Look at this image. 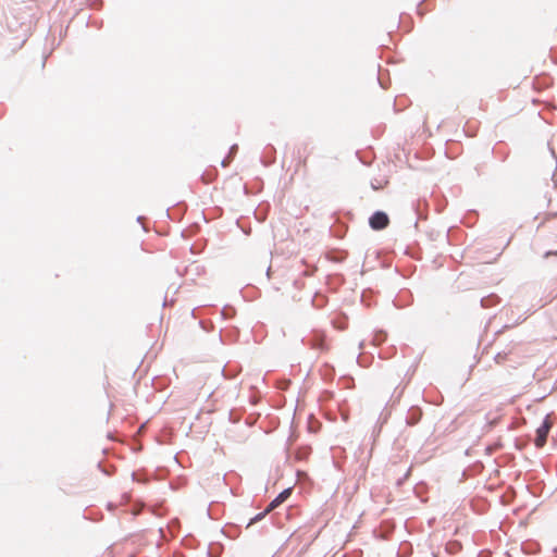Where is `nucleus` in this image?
Returning a JSON list of instances; mask_svg holds the SVG:
<instances>
[{
  "label": "nucleus",
  "instance_id": "f257e3e1",
  "mask_svg": "<svg viewBox=\"0 0 557 557\" xmlns=\"http://www.w3.org/2000/svg\"><path fill=\"white\" fill-rule=\"evenodd\" d=\"M302 344L311 349L324 351L327 349L325 335L322 332L313 331L309 336L301 339Z\"/></svg>",
  "mask_w": 557,
  "mask_h": 557
},
{
  "label": "nucleus",
  "instance_id": "f03ea898",
  "mask_svg": "<svg viewBox=\"0 0 557 557\" xmlns=\"http://www.w3.org/2000/svg\"><path fill=\"white\" fill-rule=\"evenodd\" d=\"M552 426H553L552 414H547L543 419L541 425L536 429V438H535L536 447H543L546 444L547 436L549 434Z\"/></svg>",
  "mask_w": 557,
  "mask_h": 557
},
{
  "label": "nucleus",
  "instance_id": "7ed1b4c3",
  "mask_svg": "<svg viewBox=\"0 0 557 557\" xmlns=\"http://www.w3.org/2000/svg\"><path fill=\"white\" fill-rule=\"evenodd\" d=\"M389 224V216L385 211L376 210L369 218V226L374 231L385 230Z\"/></svg>",
  "mask_w": 557,
  "mask_h": 557
},
{
  "label": "nucleus",
  "instance_id": "20e7f679",
  "mask_svg": "<svg viewBox=\"0 0 557 557\" xmlns=\"http://www.w3.org/2000/svg\"><path fill=\"white\" fill-rule=\"evenodd\" d=\"M412 302H413V295L407 288L399 290V293L396 295V297L393 300V304L396 308H406V307L410 306Z\"/></svg>",
  "mask_w": 557,
  "mask_h": 557
},
{
  "label": "nucleus",
  "instance_id": "39448f33",
  "mask_svg": "<svg viewBox=\"0 0 557 557\" xmlns=\"http://www.w3.org/2000/svg\"><path fill=\"white\" fill-rule=\"evenodd\" d=\"M310 144L311 141L308 139L297 146L295 154L298 158L299 165L306 166L308 157L311 153Z\"/></svg>",
  "mask_w": 557,
  "mask_h": 557
},
{
  "label": "nucleus",
  "instance_id": "423d86ee",
  "mask_svg": "<svg viewBox=\"0 0 557 557\" xmlns=\"http://www.w3.org/2000/svg\"><path fill=\"white\" fill-rule=\"evenodd\" d=\"M423 416V411L421 409V407L414 405V406H411L408 411H407V414H406V424L408 426H414L417 425L421 418Z\"/></svg>",
  "mask_w": 557,
  "mask_h": 557
},
{
  "label": "nucleus",
  "instance_id": "0eeeda50",
  "mask_svg": "<svg viewBox=\"0 0 557 557\" xmlns=\"http://www.w3.org/2000/svg\"><path fill=\"white\" fill-rule=\"evenodd\" d=\"M275 160H276V149L274 148L273 145L268 144L262 151V154L260 157V162L264 166H270V165L274 164Z\"/></svg>",
  "mask_w": 557,
  "mask_h": 557
},
{
  "label": "nucleus",
  "instance_id": "6e6552de",
  "mask_svg": "<svg viewBox=\"0 0 557 557\" xmlns=\"http://www.w3.org/2000/svg\"><path fill=\"white\" fill-rule=\"evenodd\" d=\"M414 213L418 220H426L428 219V201L418 199L412 203Z\"/></svg>",
  "mask_w": 557,
  "mask_h": 557
},
{
  "label": "nucleus",
  "instance_id": "1a4fd4ad",
  "mask_svg": "<svg viewBox=\"0 0 557 557\" xmlns=\"http://www.w3.org/2000/svg\"><path fill=\"white\" fill-rule=\"evenodd\" d=\"M292 495L290 488L283 490L270 504H269V510H273L281 506L283 503H285L289 496Z\"/></svg>",
  "mask_w": 557,
  "mask_h": 557
},
{
  "label": "nucleus",
  "instance_id": "9d476101",
  "mask_svg": "<svg viewBox=\"0 0 557 557\" xmlns=\"http://www.w3.org/2000/svg\"><path fill=\"white\" fill-rule=\"evenodd\" d=\"M240 532H242L240 527L237 524H234V523H227L222 529V533L226 537L232 539V540L237 539L239 536Z\"/></svg>",
  "mask_w": 557,
  "mask_h": 557
},
{
  "label": "nucleus",
  "instance_id": "9b49d317",
  "mask_svg": "<svg viewBox=\"0 0 557 557\" xmlns=\"http://www.w3.org/2000/svg\"><path fill=\"white\" fill-rule=\"evenodd\" d=\"M500 297L496 294H490L487 296H484L480 300V305L482 308H492L500 302Z\"/></svg>",
  "mask_w": 557,
  "mask_h": 557
},
{
  "label": "nucleus",
  "instance_id": "f8f14e48",
  "mask_svg": "<svg viewBox=\"0 0 557 557\" xmlns=\"http://www.w3.org/2000/svg\"><path fill=\"white\" fill-rule=\"evenodd\" d=\"M186 208L187 207L185 203L180 202L174 208L168 209L166 213L171 220H180L181 216L185 213Z\"/></svg>",
  "mask_w": 557,
  "mask_h": 557
},
{
  "label": "nucleus",
  "instance_id": "ddd939ff",
  "mask_svg": "<svg viewBox=\"0 0 557 557\" xmlns=\"http://www.w3.org/2000/svg\"><path fill=\"white\" fill-rule=\"evenodd\" d=\"M462 549V544L457 540H450L445 545L446 553L456 555Z\"/></svg>",
  "mask_w": 557,
  "mask_h": 557
},
{
  "label": "nucleus",
  "instance_id": "4468645a",
  "mask_svg": "<svg viewBox=\"0 0 557 557\" xmlns=\"http://www.w3.org/2000/svg\"><path fill=\"white\" fill-rule=\"evenodd\" d=\"M515 346H516V343L511 342L509 345V348L507 350L497 352L496 356L494 357L495 362L497 364L504 363L507 360L508 355L513 350Z\"/></svg>",
  "mask_w": 557,
  "mask_h": 557
},
{
  "label": "nucleus",
  "instance_id": "2eb2a0df",
  "mask_svg": "<svg viewBox=\"0 0 557 557\" xmlns=\"http://www.w3.org/2000/svg\"><path fill=\"white\" fill-rule=\"evenodd\" d=\"M222 373H223L225 379L232 380V379H235L238 375L239 370L237 369V367H233L231 364H226L223 368Z\"/></svg>",
  "mask_w": 557,
  "mask_h": 557
},
{
  "label": "nucleus",
  "instance_id": "dca6fc26",
  "mask_svg": "<svg viewBox=\"0 0 557 557\" xmlns=\"http://www.w3.org/2000/svg\"><path fill=\"white\" fill-rule=\"evenodd\" d=\"M356 156L357 158L359 159V161L369 166L372 164V161H373V154L371 152H362V151H357L356 152Z\"/></svg>",
  "mask_w": 557,
  "mask_h": 557
},
{
  "label": "nucleus",
  "instance_id": "f3484780",
  "mask_svg": "<svg viewBox=\"0 0 557 557\" xmlns=\"http://www.w3.org/2000/svg\"><path fill=\"white\" fill-rule=\"evenodd\" d=\"M327 302V297L324 295H321L319 293H315L312 298V306L317 309L323 308Z\"/></svg>",
  "mask_w": 557,
  "mask_h": 557
},
{
  "label": "nucleus",
  "instance_id": "a211bd4d",
  "mask_svg": "<svg viewBox=\"0 0 557 557\" xmlns=\"http://www.w3.org/2000/svg\"><path fill=\"white\" fill-rule=\"evenodd\" d=\"M236 314V309L231 305H225L221 310V315L225 320L233 319Z\"/></svg>",
  "mask_w": 557,
  "mask_h": 557
},
{
  "label": "nucleus",
  "instance_id": "6ab92c4d",
  "mask_svg": "<svg viewBox=\"0 0 557 557\" xmlns=\"http://www.w3.org/2000/svg\"><path fill=\"white\" fill-rule=\"evenodd\" d=\"M332 323H333L334 327H336L338 330H345L348 326V318H347V315L342 314L341 317H338V319L333 320Z\"/></svg>",
  "mask_w": 557,
  "mask_h": 557
},
{
  "label": "nucleus",
  "instance_id": "aec40b11",
  "mask_svg": "<svg viewBox=\"0 0 557 557\" xmlns=\"http://www.w3.org/2000/svg\"><path fill=\"white\" fill-rule=\"evenodd\" d=\"M243 412L239 409H232L228 413V420L231 423H238L242 420Z\"/></svg>",
  "mask_w": 557,
  "mask_h": 557
},
{
  "label": "nucleus",
  "instance_id": "412c9836",
  "mask_svg": "<svg viewBox=\"0 0 557 557\" xmlns=\"http://www.w3.org/2000/svg\"><path fill=\"white\" fill-rule=\"evenodd\" d=\"M270 511L271 510H269V507H268L264 511L257 513L255 517H252L249 520V522L247 524V528H249L250 525L261 521Z\"/></svg>",
  "mask_w": 557,
  "mask_h": 557
},
{
  "label": "nucleus",
  "instance_id": "4be33fe9",
  "mask_svg": "<svg viewBox=\"0 0 557 557\" xmlns=\"http://www.w3.org/2000/svg\"><path fill=\"white\" fill-rule=\"evenodd\" d=\"M347 231V226L346 225H339L337 228H335L334 226H331V232L332 234L337 237V238H342L344 237L345 233Z\"/></svg>",
  "mask_w": 557,
  "mask_h": 557
},
{
  "label": "nucleus",
  "instance_id": "5701e85b",
  "mask_svg": "<svg viewBox=\"0 0 557 557\" xmlns=\"http://www.w3.org/2000/svg\"><path fill=\"white\" fill-rule=\"evenodd\" d=\"M386 337H387L386 332L383 331V330H379V331L375 332L373 339H374L376 345H381L382 343L385 342Z\"/></svg>",
  "mask_w": 557,
  "mask_h": 557
},
{
  "label": "nucleus",
  "instance_id": "b1692460",
  "mask_svg": "<svg viewBox=\"0 0 557 557\" xmlns=\"http://www.w3.org/2000/svg\"><path fill=\"white\" fill-rule=\"evenodd\" d=\"M99 469L106 474V475H112L115 471L114 466H106L103 462H98Z\"/></svg>",
  "mask_w": 557,
  "mask_h": 557
},
{
  "label": "nucleus",
  "instance_id": "393cba45",
  "mask_svg": "<svg viewBox=\"0 0 557 557\" xmlns=\"http://www.w3.org/2000/svg\"><path fill=\"white\" fill-rule=\"evenodd\" d=\"M429 2V0H423L417 5V13L423 16L430 9L424 8V5Z\"/></svg>",
  "mask_w": 557,
  "mask_h": 557
},
{
  "label": "nucleus",
  "instance_id": "a878e982",
  "mask_svg": "<svg viewBox=\"0 0 557 557\" xmlns=\"http://www.w3.org/2000/svg\"><path fill=\"white\" fill-rule=\"evenodd\" d=\"M199 324L206 332H211L214 329V325L211 321L202 320L199 322Z\"/></svg>",
  "mask_w": 557,
  "mask_h": 557
},
{
  "label": "nucleus",
  "instance_id": "bb28decb",
  "mask_svg": "<svg viewBox=\"0 0 557 557\" xmlns=\"http://www.w3.org/2000/svg\"><path fill=\"white\" fill-rule=\"evenodd\" d=\"M318 268L315 265L307 267V269L302 272L304 276H313L317 272Z\"/></svg>",
  "mask_w": 557,
  "mask_h": 557
},
{
  "label": "nucleus",
  "instance_id": "cd10ccee",
  "mask_svg": "<svg viewBox=\"0 0 557 557\" xmlns=\"http://www.w3.org/2000/svg\"><path fill=\"white\" fill-rule=\"evenodd\" d=\"M237 151H238V145H237V144H234V145H232V146L230 147L228 152H227V156H228V157H232V159H234V157L236 156Z\"/></svg>",
  "mask_w": 557,
  "mask_h": 557
},
{
  "label": "nucleus",
  "instance_id": "c85d7f7f",
  "mask_svg": "<svg viewBox=\"0 0 557 557\" xmlns=\"http://www.w3.org/2000/svg\"><path fill=\"white\" fill-rule=\"evenodd\" d=\"M232 161H233L232 157H228L226 154V157L222 160L221 165L223 168H227L231 164Z\"/></svg>",
  "mask_w": 557,
  "mask_h": 557
},
{
  "label": "nucleus",
  "instance_id": "c756f323",
  "mask_svg": "<svg viewBox=\"0 0 557 557\" xmlns=\"http://www.w3.org/2000/svg\"><path fill=\"white\" fill-rule=\"evenodd\" d=\"M498 421H499V418H497V417H496V418H493L492 420H490V421L487 422L488 430H491V429H493L494 426H496V425H497V423H498Z\"/></svg>",
  "mask_w": 557,
  "mask_h": 557
},
{
  "label": "nucleus",
  "instance_id": "7c9ffc66",
  "mask_svg": "<svg viewBox=\"0 0 557 557\" xmlns=\"http://www.w3.org/2000/svg\"><path fill=\"white\" fill-rule=\"evenodd\" d=\"M371 187L373 190H380L383 188V186L381 185L380 182H377L376 180L374 182H371Z\"/></svg>",
  "mask_w": 557,
  "mask_h": 557
},
{
  "label": "nucleus",
  "instance_id": "2f4dec72",
  "mask_svg": "<svg viewBox=\"0 0 557 557\" xmlns=\"http://www.w3.org/2000/svg\"><path fill=\"white\" fill-rule=\"evenodd\" d=\"M510 327H511V325L506 324L499 331H497L495 335L499 336L500 334H503L506 330H508Z\"/></svg>",
  "mask_w": 557,
  "mask_h": 557
},
{
  "label": "nucleus",
  "instance_id": "473e14b6",
  "mask_svg": "<svg viewBox=\"0 0 557 557\" xmlns=\"http://www.w3.org/2000/svg\"><path fill=\"white\" fill-rule=\"evenodd\" d=\"M549 256H557V250H549V251L545 252V258H547Z\"/></svg>",
  "mask_w": 557,
  "mask_h": 557
},
{
  "label": "nucleus",
  "instance_id": "72a5a7b5",
  "mask_svg": "<svg viewBox=\"0 0 557 557\" xmlns=\"http://www.w3.org/2000/svg\"><path fill=\"white\" fill-rule=\"evenodd\" d=\"M145 220H146V218H145V216H143V215H139V216L137 218V222H139V223L143 225L144 230H146L145 225L143 224V222H144Z\"/></svg>",
  "mask_w": 557,
  "mask_h": 557
},
{
  "label": "nucleus",
  "instance_id": "f704fd0d",
  "mask_svg": "<svg viewBox=\"0 0 557 557\" xmlns=\"http://www.w3.org/2000/svg\"><path fill=\"white\" fill-rule=\"evenodd\" d=\"M253 423H255V420H252L250 417H248L246 420V424L251 426V425H253Z\"/></svg>",
  "mask_w": 557,
  "mask_h": 557
},
{
  "label": "nucleus",
  "instance_id": "c9c22d12",
  "mask_svg": "<svg viewBox=\"0 0 557 557\" xmlns=\"http://www.w3.org/2000/svg\"><path fill=\"white\" fill-rule=\"evenodd\" d=\"M377 79H379V83H380L381 87H382L383 89H386V88H387V86L385 85V83H384L380 77H379Z\"/></svg>",
  "mask_w": 557,
  "mask_h": 557
},
{
  "label": "nucleus",
  "instance_id": "e433bc0d",
  "mask_svg": "<svg viewBox=\"0 0 557 557\" xmlns=\"http://www.w3.org/2000/svg\"><path fill=\"white\" fill-rule=\"evenodd\" d=\"M332 396L331 392H325V397Z\"/></svg>",
  "mask_w": 557,
  "mask_h": 557
},
{
  "label": "nucleus",
  "instance_id": "4c0bfd02",
  "mask_svg": "<svg viewBox=\"0 0 557 557\" xmlns=\"http://www.w3.org/2000/svg\"><path fill=\"white\" fill-rule=\"evenodd\" d=\"M332 396L331 392H325V397Z\"/></svg>",
  "mask_w": 557,
  "mask_h": 557
},
{
  "label": "nucleus",
  "instance_id": "58836bf2",
  "mask_svg": "<svg viewBox=\"0 0 557 557\" xmlns=\"http://www.w3.org/2000/svg\"><path fill=\"white\" fill-rule=\"evenodd\" d=\"M337 277H339V278H341V283H343V282H344L343 275H337Z\"/></svg>",
  "mask_w": 557,
  "mask_h": 557
},
{
  "label": "nucleus",
  "instance_id": "ea45409f",
  "mask_svg": "<svg viewBox=\"0 0 557 557\" xmlns=\"http://www.w3.org/2000/svg\"><path fill=\"white\" fill-rule=\"evenodd\" d=\"M108 507H109V509H113L114 508V506L112 504H109Z\"/></svg>",
  "mask_w": 557,
  "mask_h": 557
},
{
  "label": "nucleus",
  "instance_id": "a19ab883",
  "mask_svg": "<svg viewBox=\"0 0 557 557\" xmlns=\"http://www.w3.org/2000/svg\"><path fill=\"white\" fill-rule=\"evenodd\" d=\"M359 348H360V349H362V348H363V343H362V342L360 343Z\"/></svg>",
  "mask_w": 557,
  "mask_h": 557
},
{
  "label": "nucleus",
  "instance_id": "79ce46f5",
  "mask_svg": "<svg viewBox=\"0 0 557 557\" xmlns=\"http://www.w3.org/2000/svg\"><path fill=\"white\" fill-rule=\"evenodd\" d=\"M433 557H438V555H437V554H435V553H433Z\"/></svg>",
  "mask_w": 557,
  "mask_h": 557
}]
</instances>
